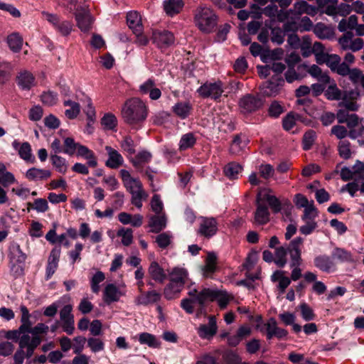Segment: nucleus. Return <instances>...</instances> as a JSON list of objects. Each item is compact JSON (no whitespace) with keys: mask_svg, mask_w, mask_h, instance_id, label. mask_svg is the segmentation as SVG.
<instances>
[{"mask_svg":"<svg viewBox=\"0 0 364 364\" xmlns=\"http://www.w3.org/2000/svg\"><path fill=\"white\" fill-rule=\"evenodd\" d=\"M149 108L146 102L139 97H132L125 101L122 107L121 115L124 122L138 129L147 118Z\"/></svg>","mask_w":364,"mask_h":364,"instance_id":"nucleus-1","label":"nucleus"},{"mask_svg":"<svg viewBox=\"0 0 364 364\" xmlns=\"http://www.w3.org/2000/svg\"><path fill=\"white\" fill-rule=\"evenodd\" d=\"M20 310L23 316L27 318V321L29 325L28 330L26 331V333H24L23 336H27L28 337V343L30 344L28 354L31 355V353H34L35 349L42 341L40 334H46L49 328L43 323H38L36 326L32 327V323L30 321L31 314L27 307L24 305H21Z\"/></svg>","mask_w":364,"mask_h":364,"instance_id":"nucleus-2","label":"nucleus"},{"mask_svg":"<svg viewBox=\"0 0 364 364\" xmlns=\"http://www.w3.org/2000/svg\"><path fill=\"white\" fill-rule=\"evenodd\" d=\"M195 23L203 33H210L216 25V16L208 7L200 6L195 11Z\"/></svg>","mask_w":364,"mask_h":364,"instance_id":"nucleus-3","label":"nucleus"},{"mask_svg":"<svg viewBox=\"0 0 364 364\" xmlns=\"http://www.w3.org/2000/svg\"><path fill=\"white\" fill-rule=\"evenodd\" d=\"M28 256L24 252L20 245L16 242H11L9 246L8 258L11 266V269H16V272L19 275L23 273V268L21 264L25 263Z\"/></svg>","mask_w":364,"mask_h":364,"instance_id":"nucleus-4","label":"nucleus"},{"mask_svg":"<svg viewBox=\"0 0 364 364\" xmlns=\"http://www.w3.org/2000/svg\"><path fill=\"white\" fill-rule=\"evenodd\" d=\"M264 105L263 100L259 95L246 94L238 102L240 112L244 114H251L260 109Z\"/></svg>","mask_w":364,"mask_h":364,"instance_id":"nucleus-5","label":"nucleus"},{"mask_svg":"<svg viewBox=\"0 0 364 364\" xmlns=\"http://www.w3.org/2000/svg\"><path fill=\"white\" fill-rule=\"evenodd\" d=\"M197 92L203 98L210 97L217 101L224 92L223 84L220 80L214 82H207L202 85Z\"/></svg>","mask_w":364,"mask_h":364,"instance_id":"nucleus-6","label":"nucleus"},{"mask_svg":"<svg viewBox=\"0 0 364 364\" xmlns=\"http://www.w3.org/2000/svg\"><path fill=\"white\" fill-rule=\"evenodd\" d=\"M42 16L60 35L68 36L72 32L73 25L70 21H60L57 15L46 11L42 12Z\"/></svg>","mask_w":364,"mask_h":364,"instance_id":"nucleus-7","label":"nucleus"},{"mask_svg":"<svg viewBox=\"0 0 364 364\" xmlns=\"http://www.w3.org/2000/svg\"><path fill=\"white\" fill-rule=\"evenodd\" d=\"M353 33L352 31H346L339 38L338 43L341 48L343 50H350L353 52L360 50L363 47L364 41L362 38H357L353 39Z\"/></svg>","mask_w":364,"mask_h":364,"instance_id":"nucleus-8","label":"nucleus"},{"mask_svg":"<svg viewBox=\"0 0 364 364\" xmlns=\"http://www.w3.org/2000/svg\"><path fill=\"white\" fill-rule=\"evenodd\" d=\"M303 242L304 240L302 237H297L289 242L287 254H289L290 257V267L301 265L303 260L300 247Z\"/></svg>","mask_w":364,"mask_h":364,"instance_id":"nucleus-9","label":"nucleus"},{"mask_svg":"<svg viewBox=\"0 0 364 364\" xmlns=\"http://www.w3.org/2000/svg\"><path fill=\"white\" fill-rule=\"evenodd\" d=\"M188 294L191 297H194L196 301L203 308L205 303L213 301L218 296V290L204 288L201 291H198L196 289H191Z\"/></svg>","mask_w":364,"mask_h":364,"instance_id":"nucleus-10","label":"nucleus"},{"mask_svg":"<svg viewBox=\"0 0 364 364\" xmlns=\"http://www.w3.org/2000/svg\"><path fill=\"white\" fill-rule=\"evenodd\" d=\"M72 310L73 306L70 304H68L64 306L60 311L62 328L68 335H72L75 331V320Z\"/></svg>","mask_w":364,"mask_h":364,"instance_id":"nucleus-11","label":"nucleus"},{"mask_svg":"<svg viewBox=\"0 0 364 364\" xmlns=\"http://www.w3.org/2000/svg\"><path fill=\"white\" fill-rule=\"evenodd\" d=\"M75 17L77 26L81 31L88 33L92 29L95 19L89 10L85 9L77 10Z\"/></svg>","mask_w":364,"mask_h":364,"instance_id":"nucleus-12","label":"nucleus"},{"mask_svg":"<svg viewBox=\"0 0 364 364\" xmlns=\"http://www.w3.org/2000/svg\"><path fill=\"white\" fill-rule=\"evenodd\" d=\"M126 294L124 287L122 289L114 284H108L103 291V300L107 304L118 301Z\"/></svg>","mask_w":364,"mask_h":364,"instance_id":"nucleus-13","label":"nucleus"},{"mask_svg":"<svg viewBox=\"0 0 364 364\" xmlns=\"http://www.w3.org/2000/svg\"><path fill=\"white\" fill-rule=\"evenodd\" d=\"M254 221L257 225H265L269 221L270 213L266 203L262 201L261 195L257 197Z\"/></svg>","mask_w":364,"mask_h":364,"instance_id":"nucleus-14","label":"nucleus"},{"mask_svg":"<svg viewBox=\"0 0 364 364\" xmlns=\"http://www.w3.org/2000/svg\"><path fill=\"white\" fill-rule=\"evenodd\" d=\"M284 84V79L279 75H274L271 80L263 85V92L266 96H276L278 95Z\"/></svg>","mask_w":364,"mask_h":364,"instance_id":"nucleus-15","label":"nucleus"},{"mask_svg":"<svg viewBox=\"0 0 364 364\" xmlns=\"http://www.w3.org/2000/svg\"><path fill=\"white\" fill-rule=\"evenodd\" d=\"M60 254L61 248L60 246L55 247L50 251V253L48 259V264L46 266V279L47 280L50 279L51 277L53 275V274L55 272L58 267Z\"/></svg>","mask_w":364,"mask_h":364,"instance_id":"nucleus-16","label":"nucleus"},{"mask_svg":"<svg viewBox=\"0 0 364 364\" xmlns=\"http://www.w3.org/2000/svg\"><path fill=\"white\" fill-rule=\"evenodd\" d=\"M218 331L216 318L214 316L208 317V324H201L197 328V333L200 338L203 339L212 338Z\"/></svg>","mask_w":364,"mask_h":364,"instance_id":"nucleus-17","label":"nucleus"},{"mask_svg":"<svg viewBox=\"0 0 364 364\" xmlns=\"http://www.w3.org/2000/svg\"><path fill=\"white\" fill-rule=\"evenodd\" d=\"M152 41L160 48H167L174 42V36L168 31H155L153 32Z\"/></svg>","mask_w":364,"mask_h":364,"instance_id":"nucleus-18","label":"nucleus"},{"mask_svg":"<svg viewBox=\"0 0 364 364\" xmlns=\"http://www.w3.org/2000/svg\"><path fill=\"white\" fill-rule=\"evenodd\" d=\"M28 337L21 336L18 342V349L14 355L15 364H23L25 357L30 358L33 353L28 354L30 344L28 343Z\"/></svg>","mask_w":364,"mask_h":364,"instance_id":"nucleus-19","label":"nucleus"},{"mask_svg":"<svg viewBox=\"0 0 364 364\" xmlns=\"http://www.w3.org/2000/svg\"><path fill=\"white\" fill-rule=\"evenodd\" d=\"M152 159V154L150 151L142 150L139 151L136 156L130 159V162L136 171L140 173H144V168Z\"/></svg>","mask_w":364,"mask_h":364,"instance_id":"nucleus-20","label":"nucleus"},{"mask_svg":"<svg viewBox=\"0 0 364 364\" xmlns=\"http://www.w3.org/2000/svg\"><path fill=\"white\" fill-rule=\"evenodd\" d=\"M218 231V223L213 218H202L198 233L205 237H210Z\"/></svg>","mask_w":364,"mask_h":364,"instance_id":"nucleus-21","label":"nucleus"},{"mask_svg":"<svg viewBox=\"0 0 364 364\" xmlns=\"http://www.w3.org/2000/svg\"><path fill=\"white\" fill-rule=\"evenodd\" d=\"M16 81L18 86L23 90H30L36 85V80L33 75L26 70L18 73Z\"/></svg>","mask_w":364,"mask_h":364,"instance_id":"nucleus-22","label":"nucleus"},{"mask_svg":"<svg viewBox=\"0 0 364 364\" xmlns=\"http://www.w3.org/2000/svg\"><path fill=\"white\" fill-rule=\"evenodd\" d=\"M139 92L141 95L149 94L150 99L152 100H157L161 96V90L156 87V82L152 78H149L142 83L139 87Z\"/></svg>","mask_w":364,"mask_h":364,"instance_id":"nucleus-23","label":"nucleus"},{"mask_svg":"<svg viewBox=\"0 0 364 364\" xmlns=\"http://www.w3.org/2000/svg\"><path fill=\"white\" fill-rule=\"evenodd\" d=\"M127 23L134 34H140L143 32L144 27L141 23V17L137 11H129L127 14Z\"/></svg>","mask_w":364,"mask_h":364,"instance_id":"nucleus-24","label":"nucleus"},{"mask_svg":"<svg viewBox=\"0 0 364 364\" xmlns=\"http://www.w3.org/2000/svg\"><path fill=\"white\" fill-rule=\"evenodd\" d=\"M314 266L323 272H331L336 269L331 258L326 255H320L314 259Z\"/></svg>","mask_w":364,"mask_h":364,"instance_id":"nucleus-25","label":"nucleus"},{"mask_svg":"<svg viewBox=\"0 0 364 364\" xmlns=\"http://www.w3.org/2000/svg\"><path fill=\"white\" fill-rule=\"evenodd\" d=\"M105 150L108 154V159L105 165L111 168H118L122 165L124 159L122 156L115 149L109 146H105Z\"/></svg>","mask_w":364,"mask_h":364,"instance_id":"nucleus-26","label":"nucleus"},{"mask_svg":"<svg viewBox=\"0 0 364 364\" xmlns=\"http://www.w3.org/2000/svg\"><path fill=\"white\" fill-rule=\"evenodd\" d=\"M148 273L153 280L160 284H163L166 279V274L164 269L156 261L151 262Z\"/></svg>","mask_w":364,"mask_h":364,"instance_id":"nucleus-27","label":"nucleus"},{"mask_svg":"<svg viewBox=\"0 0 364 364\" xmlns=\"http://www.w3.org/2000/svg\"><path fill=\"white\" fill-rule=\"evenodd\" d=\"M149 226L151 232L159 233L166 226V217L164 213L156 214L149 218Z\"/></svg>","mask_w":364,"mask_h":364,"instance_id":"nucleus-28","label":"nucleus"},{"mask_svg":"<svg viewBox=\"0 0 364 364\" xmlns=\"http://www.w3.org/2000/svg\"><path fill=\"white\" fill-rule=\"evenodd\" d=\"M21 324L18 329L9 331L6 332V338L7 339L19 342L20 338L21 337L22 335H24V333H26V331L28 330L29 326L27 321V318L23 316L22 314L21 318Z\"/></svg>","mask_w":364,"mask_h":364,"instance_id":"nucleus-29","label":"nucleus"},{"mask_svg":"<svg viewBox=\"0 0 364 364\" xmlns=\"http://www.w3.org/2000/svg\"><path fill=\"white\" fill-rule=\"evenodd\" d=\"M183 6V0H166L164 2V9L166 14L170 16L179 14Z\"/></svg>","mask_w":364,"mask_h":364,"instance_id":"nucleus-30","label":"nucleus"},{"mask_svg":"<svg viewBox=\"0 0 364 364\" xmlns=\"http://www.w3.org/2000/svg\"><path fill=\"white\" fill-rule=\"evenodd\" d=\"M77 156L87 160V165L90 167H96L97 161L95 153L87 146L80 144L77 150Z\"/></svg>","mask_w":364,"mask_h":364,"instance_id":"nucleus-31","label":"nucleus"},{"mask_svg":"<svg viewBox=\"0 0 364 364\" xmlns=\"http://www.w3.org/2000/svg\"><path fill=\"white\" fill-rule=\"evenodd\" d=\"M26 176L31 181L46 180L51 176V171L33 167L26 171Z\"/></svg>","mask_w":364,"mask_h":364,"instance_id":"nucleus-32","label":"nucleus"},{"mask_svg":"<svg viewBox=\"0 0 364 364\" xmlns=\"http://www.w3.org/2000/svg\"><path fill=\"white\" fill-rule=\"evenodd\" d=\"M217 257L213 252H210L205 259V264L202 268L204 277H210L216 270Z\"/></svg>","mask_w":364,"mask_h":364,"instance_id":"nucleus-33","label":"nucleus"},{"mask_svg":"<svg viewBox=\"0 0 364 364\" xmlns=\"http://www.w3.org/2000/svg\"><path fill=\"white\" fill-rule=\"evenodd\" d=\"M188 277V272L183 268H174L170 274V282L183 287Z\"/></svg>","mask_w":364,"mask_h":364,"instance_id":"nucleus-34","label":"nucleus"},{"mask_svg":"<svg viewBox=\"0 0 364 364\" xmlns=\"http://www.w3.org/2000/svg\"><path fill=\"white\" fill-rule=\"evenodd\" d=\"M161 295L155 290L148 291L142 293L137 298L139 304L148 305L159 301L161 299Z\"/></svg>","mask_w":364,"mask_h":364,"instance_id":"nucleus-35","label":"nucleus"},{"mask_svg":"<svg viewBox=\"0 0 364 364\" xmlns=\"http://www.w3.org/2000/svg\"><path fill=\"white\" fill-rule=\"evenodd\" d=\"M314 33L321 39H329L334 35L333 28L323 23H318L314 26Z\"/></svg>","mask_w":364,"mask_h":364,"instance_id":"nucleus-36","label":"nucleus"},{"mask_svg":"<svg viewBox=\"0 0 364 364\" xmlns=\"http://www.w3.org/2000/svg\"><path fill=\"white\" fill-rule=\"evenodd\" d=\"M331 257L333 259H336L342 263L354 262L351 252L340 247H336L333 250Z\"/></svg>","mask_w":364,"mask_h":364,"instance_id":"nucleus-37","label":"nucleus"},{"mask_svg":"<svg viewBox=\"0 0 364 364\" xmlns=\"http://www.w3.org/2000/svg\"><path fill=\"white\" fill-rule=\"evenodd\" d=\"M192 106L188 102H180L173 107V112L181 119H186L190 114Z\"/></svg>","mask_w":364,"mask_h":364,"instance_id":"nucleus-38","label":"nucleus"},{"mask_svg":"<svg viewBox=\"0 0 364 364\" xmlns=\"http://www.w3.org/2000/svg\"><path fill=\"white\" fill-rule=\"evenodd\" d=\"M13 72L12 65L6 61H0V84L4 85L9 82Z\"/></svg>","mask_w":364,"mask_h":364,"instance_id":"nucleus-39","label":"nucleus"},{"mask_svg":"<svg viewBox=\"0 0 364 364\" xmlns=\"http://www.w3.org/2000/svg\"><path fill=\"white\" fill-rule=\"evenodd\" d=\"M7 43L13 52L18 53L21 50L23 38L18 33H13L8 36Z\"/></svg>","mask_w":364,"mask_h":364,"instance_id":"nucleus-40","label":"nucleus"},{"mask_svg":"<svg viewBox=\"0 0 364 364\" xmlns=\"http://www.w3.org/2000/svg\"><path fill=\"white\" fill-rule=\"evenodd\" d=\"M262 201L263 203H268L270 208L274 213H278L282 210V203L275 196L269 193H265L261 196Z\"/></svg>","mask_w":364,"mask_h":364,"instance_id":"nucleus-41","label":"nucleus"},{"mask_svg":"<svg viewBox=\"0 0 364 364\" xmlns=\"http://www.w3.org/2000/svg\"><path fill=\"white\" fill-rule=\"evenodd\" d=\"M242 170V166L235 161L228 163L224 167L225 175L230 179L237 178V176Z\"/></svg>","mask_w":364,"mask_h":364,"instance_id":"nucleus-42","label":"nucleus"},{"mask_svg":"<svg viewBox=\"0 0 364 364\" xmlns=\"http://www.w3.org/2000/svg\"><path fill=\"white\" fill-rule=\"evenodd\" d=\"M50 161L56 171L61 173H65L68 170V162L66 159L58 154H50Z\"/></svg>","mask_w":364,"mask_h":364,"instance_id":"nucleus-43","label":"nucleus"},{"mask_svg":"<svg viewBox=\"0 0 364 364\" xmlns=\"http://www.w3.org/2000/svg\"><path fill=\"white\" fill-rule=\"evenodd\" d=\"M308 73L323 84H327L330 81L328 75L326 73H323L321 69L316 65H311L309 68Z\"/></svg>","mask_w":364,"mask_h":364,"instance_id":"nucleus-44","label":"nucleus"},{"mask_svg":"<svg viewBox=\"0 0 364 364\" xmlns=\"http://www.w3.org/2000/svg\"><path fill=\"white\" fill-rule=\"evenodd\" d=\"M64 106H69L70 109H68L65 111V116L70 119H73L77 117L80 112V104L73 102L72 100H65L63 102Z\"/></svg>","mask_w":364,"mask_h":364,"instance_id":"nucleus-45","label":"nucleus"},{"mask_svg":"<svg viewBox=\"0 0 364 364\" xmlns=\"http://www.w3.org/2000/svg\"><path fill=\"white\" fill-rule=\"evenodd\" d=\"M183 287L174 284L171 282L166 286L164 290V294L166 299L171 300L177 297Z\"/></svg>","mask_w":364,"mask_h":364,"instance_id":"nucleus-46","label":"nucleus"},{"mask_svg":"<svg viewBox=\"0 0 364 364\" xmlns=\"http://www.w3.org/2000/svg\"><path fill=\"white\" fill-rule=\"evenodd\" d=\"M317 135L316 132L313 129L307 130L302 138V148L305 151L310 150L315 143Z\"/></svg>","mask_w":364,"mask_h":364,"instance_id":"nucleus-47","label":"nucleus"},{"mask_svg":"<svg viewBox=\"0 0 364 364\" xmlns=\"http://www.w3.org/2000/svg\"><path fill=\"white\" fill-rule=\"evenodd\" d=\"M139 341L141 344H146L151 348H159L160 342H159L155 336L149 333H141L139 335Z\"/></svg>","mask_w":364,"mask_h":364,"instance_id":"nucleus-48","label":"nucleus"},{"mask_svg":"<svg viewBox=\"0 0 364 364\" xmlns=\"http://www.w3.org/2000/svg\"><path fill=\"white\" fill-rule=\"evenodd\" d=\"M247 144V140H242L240 134L235 136L230 147V154L234 155L239 154Z\"/></svg>","mask_w":364,"mask_h":364,"instance_id":"nucleus-49","label":"nucleus"},{"mask_svg":"<svg viewBox=\"0 0 364 364\" xmlns=\"http://www.w3.org/2000/svg\"><path fill=\"white\" fill-rule=\"evenodd\" d=\"M196 142V138L194 134L189 132L183 134L180 140L179 149L181 151L186 150L193 147Z\"/></svg>","mask_w":364,"mask_h":364,"instance_id":"nucleus-50","label":"nucleus"},{"mask_svg":"<svg viewBox=\"0 0 364 364\" xmlns=\"http://www.w3.org/2000/svg\"><path fill=\"white\" fill-rule=\"evenodd\" d=\"M287 252L288 247L285 248L281 246L275 249V259L274 262L279 267H284L287 264Z\"/></svg>","mask_w":364,"mask_h":364,"instance_id":"nucleus-51","label":"nucleus"},{"mask_svg":"<svg viewBox=\"0 0 364 364\" xmlns=\"http://www.w3.org/2000/svg\"><path fill=\"white\" fill-rule=\"evenodd\" d=\"M79 143H76L73 138L72 137H66L63 141V153L66 154L69 156H73L75 154V151L78 149Z\"/></svg>","mask_w":364,"mask_h":364,"instance_id":"nucleus-52","label":"nucleus"},{"mask_svg":"<svg viewBox=\"0 0 364 364\" xmlns=\"http://www.w3.org/2000/svg\"><path fill=\"white\" fill-rule=\"evenodd\" d=\"M117 235L122 237V243L124 246H129L133 242V230L131 228H120Z\"/></svg>","mask_w":364,"mask_h":364,"instance_id":"nucleus-53","label":"nucleus"},{"mask_svg":"<svg viewBox=\"0 0 364 364\" xmlns=\"http://www.w3.org/2000/svg\"><path fill=\"white\" fill-rule=\"evenodd\" d=\"M42 103L46 106H53L58 102V95L53 91L43 92L41 95Z\"/></svg>","mask_w":364,"mask_h":364,"instance_id":"nucleus-54","label":"nucleus"},{"mask_svg":"<svg viewBox=\"0 0 364 364\" xmlns=\"http://www.w3.org/2000/svg\"><path fill=\"white\" fill-rule=\"evenodd\" d=\"M338 151L339 156L344 159L351 157L350 144L348 141H341L338 143Z\"/></svg>","mask_w":364,"mask_h":364,"instance_id":"nucleus-55","label":"nucleus"},{"mask_svg":"<svg viewBox=\"0 0 364 364\" xmlns=\"http://www.w3.org/2000/svg\"><path fill=\"white\" fill-rule=\"evenodd\" d=\"M101 124L106 129L112 130L114 129L117 125V117L111 113H107L104 115L101 119Z\"/></svg>","mask_w":364,"mask_h":364,"instance_id":"nucleus-56","label":"nucleus"},{"mask_svg":"<svg viewBox=\"0 0 364 364\" xmlns=\"http://www.w3.org/2000/svg\"><path fill=\"white\" fill-rule=\"evenodd\" d=\"M132 194V203L135 205L137 208L140 209L142 207V199L147 197V194L145 193L143 188L136 190Z\"/></svg>","mask_w":364,"mask_h":364,"instance_id":"nucleus-57","label":"nucleus"},{"mask_svg":"<svg viewBox=\"0 0 364 364\" xmlns=\"http://www.w3.org/2000/svg\"><path fill=\"white\" fill-rule=\"evenodd\" d=\"M285 33L279 27H273L271 28V41L277 45H281L284 41Z\"/></svg>","mask_w":364,"mask_h":364,"instance_id":"nucleus-58","label":"nucleus"},{"mask_svg":"<svg viewBox=\"0 0 364 364\" xmlns=\"http://www.w3.org/2000/svg\"><path fill=\"white\" fill-rule=\"evenodd\" d=\"M105 274L101 271L97 272L93 275V277H92V279H91V289L94 293H95V294L99 293L100 289L99 284L101 283L102 282H103L105 280Z\"/></svg>","mask_w":364,"mask_h":364,"instance_id":"nucleus-59","label":"nucleus"},{"mask_svg":"<svg viewBox=\"0 0 364 364\" xmlns=\"http://www.w3.org/2000/svg\"><path fill=\"white\" fill-rule=\"evenodd\" d=\"M87 346L93 353H97L104 350L105 344L100 338L91 337L87 340Z\"/></svg>","mask_w":364,"mask_h":364,"instance_id":"nucleus-60","label":"nucleus"},{"mask_svg":"<svg viewBox=\"0 0 364 364\" xmlns=\"http://www.w3.org/2000/svg\"><path fill=\"white\" fill-rule=\"evenodd\" d=\"M299 118V114H294L293 112L288 113L282 120V127L286 131L291 130L296 124V121Z\"/></svg>","mask_w":364,"mask_h":364,"instance_id":"nucleus-61","label":"nucleus"},{"mask_svg":"<svg viewBox=\"0 0 364 364\" xmlns=\"http://www.w3.org/2000/svg\"><path fill=\"white\" fill-rule=\"evenodd\" d=\"M120 144L122 149L129 155L135 154V144L130 136H124Z\"/></svg>","mask_w":364,"mask_h":364,"instance_id":"nucleus-62","label":"nucleus"},{"mask_svg":"<svg viewBox=\"0 0 364 364\" xmlns=\"http://www.w3.org/2000/svg\"><path fill=\"white\" fill-rule=\"evenodd\" d=\"M325 95L328 100H338L341 98V91L337 87L336 85H331L326 90Z\"/></svg>","mask_w":364,"mask_h":364,"instance_id":"nucleus-63","label":"nucleus"},{"mask_svg":"<svg viewBox=\"0 0 364 364\" xmlns=\"http://www.w3.org/2000/svg\"><path fill=\"white\" fill-rule=\"evenodd\" d=\"M311 40L309 36H304L301 43H300V48L302 55L305 58L309 57L312 53Z\"/></svg>","mask_w":364,"mask_h":364,"instance_id":"nucleus-64","label":"nucleus"}]
</instances>
